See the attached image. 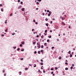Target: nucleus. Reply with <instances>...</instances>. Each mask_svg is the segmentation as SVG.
I'll list each match as a JSON object with an SVG mask.
<instances>
[{
  "instance_id": "nucleus-49",
  "label": "nucleus",
  "mask_w": 76,
  "mask_h": 76,
  "mask_svg": "<svg viewBox=\"0 0 76 76\" xmlns=\"http://www.w3.org/2000/svg\"><path fill=\"white\" fill-rule=\"evenodd\" d=\"M20 4H23V2L21 1L20 2Z\"/></svg>"
},
{
  "instance_id": "nucleus-62",
  "label": "nucleus",
  "mask_w": 76,
  "mask_h": 76,
  "mask_svg": "<svg viewBox=\"0 0 76 76\" xmlns=\"http://www.w3.org/2000/svg\"><path fill=\"white\" fill-rule=\"evenodd\" d=\"M47 44V43H45L44 44V45H46Z\"/></svg>"
},
{
  "instance_id": "nucleus-42",
  "label": "nucleus",
  "mask_w": 76,
  "mask_h": 76,
  "mask_svg": "<svg viewBox=\"0 0 76 76\" xmlns=\"http://www.w3.org/2000/svg\"><path fill=\"white\" fill-rule=\"evenodd\" d=\"M45 14V13H44V12H43V13H42V15H43V16Z\"/></svg>"
},
{
  "instance_id": "nucleus-36",
  "label": "nucleus",
  "mask_w": 76,
  "mask_h": 76,
  "mask_svg": "<svg viewBox=\"0 0 76 76\" xmlns=\"http://www.w3.org/2000/svg\"><path fill=\"white\" fill-rule=\"evenodd\" d=\"M43 72L44 73H45V70H43Z\"/></svg>"
},
{
  "instance_id": "nucleus-38",
  "label": "nucleus",
  "mask_w": 76,
  "mask_h": 76,
  "mask_svg": "<svg viewBox=\"0 0 76 76\" xmlns=\"http://www.w3.org/2000/svg\"><path fill=\"white\" fill-rule=\"evenodd\" d=\"M50 12H51V11H49V10H47V12H49V13H50Z\"/></svg>"
},
{
  "instance_id": "nucleus-28",
  "label": "nucleus",
  "mask_w": 76,
  "mask_h": 76,
  "mask_svg": "<svg viewBox=\"0 0 76 76\" xmlns=\"http://www.w3.org/2000/svg\"><path fill=\"white\" fill-rule=\"evenodd\" d=\"M35 66H34V67H35L37 66L36 65V64H34Z\"/></svg>"
},
{
  "instance_id": "nucleus-31",
  "label": "nucleus",
  "mask_w": 76,
  "mask_h": 76,
  "mask_svg": "<svg viewBox=\"0 0 76 76\" xmlns=\"http://www.w3.org/2000/svg\"><path fill=\"white\" fill-rule=\"evenodd\" d=\"M62 19L63 20H64V18H62Z\"/></svg>"
},
{
  "instance_id": "nucleus-25",
  "label": "nucleus",
  "mask_w": 76,
  "mask_h": 76,
  "mask_svg": "<svg viewBox=\"0 0 76 76\" xmlns=\"http://www.w3.org/2000/svg\"><path fill=\"white\" fill-rule=\"evenodd\" d=\"M28 68H25V70H28Z\"/></svg>"
},
{
  "instance_id": "nucleus-60",
  "label": "nucleus",
  "mask_w": 76,
  "mask_h": 76,
  "mask_svg": "<svg viewBox=\"0 0 76 76\" xmlns=\"http://www.w3.org/2000/svg\"><path fill=\"white\" fill-rule=\"evenodd\" d=\"M33 22H35V20H33Z\"/></svg>"
},
{
  "instance_id": "nucleus-27",
  "label": "nucleus",
  "mask_w": 76,
  "mask_h": 76,
  "mask_svg": "<svg viewBox=\"0 0 76 76\" xmlns=\"http://www.w3.org/2000/svg\"><path fill=\"white\" fill-rule=\"evenodd\" d=\"M3 8H2L1 10V12H3Z\"/></svg>"
},
{
  "instance_id": "nucleus-63",
  "label": "nucleus",
  "mask_w": 76,
  "mask_h": 76,
  "mask_svg": "<svg viewBox=\"0 0 76 76\" xmlns=\"http://www.w3.org/2000/svg\"><path fill=\"white\" fill-rule=\"evenodd\" d=\"M34 29H32V31H34Z\"/></svg>"
},
{
  "instance_id": "nucleus-37",
  "label": "nucleus",
  "mask_w": 76,
  "mask_h": 76,
  "mask_svg": "<svg viewBox=\"0 0 76 76\" xmlns=\"http://www.w3.org/2000/svg\"><path fill=\"white\" fill-rule=\"evenodd\" d=\"M41 53H42V52H43V50H41V51H40Z\"/></svg>"
},
{
  "instance_id": "nucleus-59",
  "label": "nucleus",
  "mask_w": 76,
  "mask_h": 76,
  "mask_svg": "<svg viewBox=\"0 0 76 76\" xmlns=\"http://www.w3.org/2000/svg\"><path fill=\"white\" fill-rule=\"evenodd\" d=\"M36 10H38V8H36Z\"/></svg>"
},
{
  "instance_id": "nucleus-47",
  "label": "nucleus",
  "mask_w": 76,
  "mask_h": 76,
  "mask_svg": "<svg viewBox=\"0 0 76 76\" xmlns=\"http://www.w3.org/2000/svg\"><path fill=\"white\" fill-rule=\"evenodd\" d=\"M50 23H51V24L53 23V21H50Z\"/></svg>"
},
{
  "instance_id": "nucleus-53",
  "label": "nucleus",
  "mask_w": 76,
  "mask_h": 76,
  "mask_svg": "<svg viewBox=\"0 0 76 76\" xmlns=\"http://www.w3.org/2000/svg\"><path fill=\"white\" fill-rule=\"evenodd\" d=\"M50 32H52V30H50Z\"/></svg>"
},
{
  "instance_id": "nucleus-44",
  "label": "nucleus",
  "mask_w": 76,
  "mask_h": 76,
  "mask_svg": "<svg viewBox=\"0 0 76 76\" xmlns=\"http://www.w3.org/2000/svg\"><path fill=\"white\" fill-rule=\"evenodd\" d=\"M41 62H43V60L42 59L41 60Z\"/></svg>"
},
{
  "instance_id": "nucleus-10",
  "label": "nucleus",
  "mask_w": 76,
  "mask_h": 76,
  "mask_svg": "<svg viewBox=\"0 0 76 76\" xmlns=\"http://www.w3.org/2000/svg\"><path fill=\"white\" fill-rule=\"evenodd\" d=\"M62 25H65V23H64V22H62Z\"/></svg>"
},
{
  "instance_id": "nucleus-32",
  "label": "nucleus",
  "mask_w": 76,
  "mask_h": 76,
  "mask_svg": "<svg viewBox=\"0 0 76 76\" xmlns=\"http://www.w3.org/2000/svg\"><path fill=\"white\" fill-rule=\"evenodd\" d=\"M1 36H2V37H4V35L3 34H2L1 35Z\"/></svg>"
},
{
  "instance_id": "nucleus-9",
  "label": "nucleus",
  "mask_w": 76,
  "mask_h": 76,
  "mask_svg": "<svg viewBox=\"0 0 76 76\" xmlns=\"http://www.w3.org/2000/svg\"><path fill=\"white\" fill-rule=\"evenodd\" d=\"M17 51H19V50H20V48H18L17 50Z\"/></svg>"
},
{
  "instance_id": "nucleus-54",
  "label": "nucleus",
  "mask_w": 76,
  "mask_h": 76,
  "mask_svg": "<svg viewBox=\"0 0 76 76\" xmlns=\"http://www.w3.org/2000/svg\"><path fill=\"white\" fill-rule=\"evenodd\" d=\"M36 4H39V2H37L36 3Z\"/></svg>"
},
{
  "instance_id": "nucleus-52",
  "label": "nucleus",
  "mask_w": 76,
  "mask_h": 76,
  "mask_svg": "<svg viewBox=\"0 0 76 76\" xmlns=\"http://www.w3.org/2000/svg\"><path fill=\"white\" fill-rule=\"evenodd\" d=\"M69 29H70V28H71L70 27V26H69Z\"/></svg>"
},
{
  "instance_id": "nucleus-50",
  "label": "nucleus",
  "mask_w": 76,
  "mask_h": 76,
  "mask_svg": "<svg viewBox=\"0 0 76 76\" xmlns=\"http://www.w3.org/2000/svg\"><path fill=\"white\" fill-rule=\"evenodd\" d=\"M1 6L2 7V6H3V5H2V4H0V7Z\"/></svg>"
},
{
  "instance_id": "nucleus-43",
  "label": "nucleus",
  "mask_w": 76,
  "mask_h": 76,
  "mask_svg": "<svg viewBox=\"0 0 76 76\" xmlns=\"http://www.w3.org/2000/svg\"><path fill=\"white\" fill-rule=\"evenodd\" d=\"M13 48L14 49H15V48H16V47H13Z\"/></svg>"
},
{
  "instance_id": "nucleus-3",
  "label": "nucleus",
  "mask_w": 76,
  "mask_h": 76,
  "mask_svg": "<svg viewBox=\"0 0 76 76\" xmlns=\"http://www.w3.org/2000/svg\"><path fill=\"white\" fill-rule=\"evenodd\" d=\"M22 6L21 5H20L18 7V9H21V8L22 7Z\"/></svg>"
},
{
  "instance_id": "nucleus-22",
  "label": "nucleus",
  "mask_w": 76,
  "mask_h": 76,
  "mask_svg": "<svg viewBox=\"0 0 76 76\" xmlns=\"http://www.w3.org/2000/svg\"><path fill=\"white\" fill-rule=\"evenodd\" d=\"M65 64H66V65H68V63H67V62H66L65 63Z\"/></svg>"
},
{
  "instance_id": "nucleus-26",
  "label": "nucleus",
  "mask_w": 76,
  "mask_h": 76,
  "mask_svg": "<svg viewBox=\"0 0 76 76\" xmlns=\"http://www.w3.org/2000/svg\"><path fill=\"white\" fill-rule=\"evenodd\" d=\"M15 34L14 33H13V34H12V35H15Z\"/></svg>"
},
{
  "instance_id": "nucleus-34",
  "label": "nucleus",
  "mask_w": 76,
  "mask_h": 76,
  "mask_svg": "<svg viewBox=\"0 0 76 76\" xmlns=\"http://www.w3.org/2000/svg\"><path fill=\"white\" fill-rule=\"evenodd\" d=\"M34 53V54H37V51H35Z\"/></svg>"
},
{
  "instance_id": "nucleus-64",
  "label": "nucleus",
  "mask_w": 76,
  "mask_h": 76,
  "mask_svg": "<svg viewBox=\"0 0 76 76\" xmlns=\"http://www.w3.org/2000/svg\"><path fill=\"white\" fill-rule=\"evenodd\" d=\"M35 24H38V23H37V22H36L35 23Z\"/></svg>"
},
{
  "instance_id": "nucleus-40",
  "label": "nucleus",
  "mask_w": 76,
  "mask_h": 76,
  "mask_svg": "<svg viewBox=\"0 0 76 76\" xmlns=\"http://www.w3.org/2000/svg\"><path fill=\"white\" fill-rule=\"evenodd\" d=\"M69 54H70V51H69L68 52Z\"/></svg>"
},
{
  "instance_id": "nucleus-14",
  "label": "nucleus",
  "mask_w": 76,
  "mask_h": 76,
  "mask_svg": "<svg viewBox=\"0 0 76 76\" xmlns=\"http://www.w3.org/2000/svg\"><path fill=\"white\" fill-rule=\"evenodd\" d=\"M33 44H34V45H35V44H36V42H33Z\"/></svg>"
},
{
  "instance_id": "nucleus-24",
  "label": "nucleus",
  "mask_w": 76,
  "mask_h": 76,
  "mask_svg": "<svg viewBox=\"0 0 76 76\" xmlns=\"http://www.w3.org/2000/svg\"><path fill=\"white\" fill-rule=\"evenodd\" d=\"M49 41H50V40L49 39H48L47 40V42H49Z\"/></svg>"
},
{
  "instance_id": "nucleus-2",
  "label": "nucleus",
  "mask_w": 76,
  "mask_h": 76,
  "mask_svg": "<svg viewBox=\"0 0 76 76\" xmlns=\"http://www.w3.org/2000/svg\"><path fill=\"white\" fill-rule=\"evenodd\" d=\"M51 13H52V12H49V13L48 14V16H50V15H51Z\"/></svg>"
},
{
  "instance_id": "nucleus-5",
  "label": "nucleus",
  "mask_w": 76,
  "mask_h": 76,
  "mask_svg": "<svg viewBox=\"0 0 76 76\" xmlns=\"http://www.w3.org/2000/svg\"><path fill=\"white\" fill-rule=\"evenodd\" d=\"M21 44H23V45H24V44H25V42H23V41L22 42H21Z\"/></svg>"
},
{
  "instance_id": "nucleus-8",
  "label": "nucleus",
  "mask_w": 76,
  "mask_h": 76,
  "mask_svg": "<svg viewBox=\"0 0 76 76\" xmlns=\"http://www.w3.org/2000/svg\"><path fill=\"white\" fill-rule=\"evenodd\" d=\"M45 20H46V21H48V18H46L45 19Z\"/></svg>"
},
{
  "instance_id": "nucleus-23",
  "label": "nucleus",
  "mask_w": 76,
  "mask_h": 76,
  "mask_svg": "<svg viewBox=\"0 0 76 76\" xmlns=\"http://www.w3.org/2000/svg\"><path fill=\"white\" fill-rule=\"evenodd\" d=\"M70 56L69 57H72V55L70 54Z\"/></svg>"
},
{
  "instance_id": "nucleus-61",
  "label": "nucleus",
  "mask_w": 76,
  "mask_h": 76,
  "mask_svg": "<svg viewBox=\"0 0 76 76\" xmlns=\"http://www.w3.org/2000/svg\"><path fill=\"white\" fill-rule=\"evenodd\" d=\"M36 40H37V41H38V39H36Z\"/></svg>"
},
{
  "instance_id": "nucleus-46",
  "label": "nucleus",
  "mask_w": 76,
  "mask_h": 76,
  "mask_svg": "<svg viewBox=\"0 0 76 76\" xmlns=\"http://www.w3.org/2000/svg\"><path fill=\"white\" fill-rule=\"evenodd\" d=\"M12 13H11L10 15V16H12Z\"/></svg>"
},
{
  "instance_id": "nucleus-29",
  "label": "nucleus",
  "mask_w": 76,
  "mask_h": 76,
  "mask_svg": "<svg viewBox=\"0 0 76 76\" xmlns=\"http://www.w3.org/2000/svg\"><path fill=\"white\" fill-rule=\"evenodd\" d=\"M20 47H22V44H20Z\"/></svg>"
},
{
  "instance_id": "nucleus-51",
  "label": "nucleus",
  "mask_w": 76,
  "mask_h": 76,
  "mask_svg": "<svg viewBox=\"0 0 76 76\" xmlns=\"http://www.w3.org/2000/svg\"><path fill=\"white\" fill-rule=\"evenodd\" d=\"M5 72V71H4V70L3 71V73H4Z\"/></svg>"
},
{
  "instance_id": "nucleus-11",
  "label": "nucleus",
  "mask_w": 76,
  "mask_h": 76,
  "mask_svg": "<svg viewBox=\"0 0 76 76\" xmlns=\"http://www.w3.org/2000/svg\"><path fill=\"white\" fill-rule=\"evenodd\" d=\"M46 25L47 26H48V23H46Z\"/></svg>"
},
{
  "instance_id": "nucleus-41",
  "label": "nucleus",
  "mask_w": 76,
  "mask_h": 76,
  "mask_svg": "<svg viewBox=\"0 0 76 76\" xmlns=\"http://www.w3.org/2000/svg\"><path fill=\"white\" fill-rule=\"evenodd\" d=\"M38 72H41V71H40V70L39 69L38 70Z\"/></svg>"
},
{
  "instance_id": "nucleus-17",
  "label": "nucleus",
  "mask_w": 76,
  "mask_h": 76,
  "mask_svg": "<svg viewBox=\"0 0 76 76\" xmlns=\"http://www.w3.org/2000/svg\"><path fill=\"white\" fill-rule=\"evenodd\" d=\"M58 59H59V60H61V56H60Z\"/></svg>"
},
{
  "instance_id": "nucleus-48",
  "label": "nucleus",
  "mask_w": 76,
  "mask_h": 76,
  "mask_svg": "<svg viewBox=\"0 0 76 76\" xmlns=\"http://www.w3.org/2000/svg\"><path fill=\"white\" fill-rule=\"evenodd\" d=\"M44 36L43 35H42V36H41V38H42V39H43L44 38H43L42 37L43 36Z\"/></svg>"
},
{
  "instance_id": "nucleus-21",
  "label": "nucleus",
  "mask_w": 76,
  "mask_h": 76,
  "mask_svg": "<svg viewBox=\"0 0 76 76\" xmlns=\"http://www.w3.org/2000/svg\"><path fill=\"white\" fill-rule=\"evenodd\" d=\"M58 69V68L57 67H55V70H57Z\"/></svg>"
},
{
  "instance_id": "nucleus-1",
  "label": "nucleus",
  "mask_w": 76,
  "mask_h": 76,
  "mask_svg": "<svg viewBox=\"0 0 76 76\" xmlns=\"http://www.w3.org/2000/svg\"><path fill=\"white\" fill-rule=\"evenodd\" d=\"M37 47L38 48H41V44L40 43H38V42L37 43Z\"/></svg>"
},
{
  "instance_id": "nucleus-35",
  "label": "nucleus",
  "mask_w": 76,
  "mask_h": 76,
  "mask_svg": "<svg viewBox=\"0 0 76 76\" xmlns=\"http://www.w3.org/2000/svg\"><path fill=\"white\" fill-rule=\"evenodd\" d=\"M71 70H72V69H73V66H71Z\"/></svg>"
},
{
  "instance_id": "nucleus-45",
  "label": "nucleus",
  "mask_w": 76,
  "mask_h": 76,
  "mask_svg": "<svg viewBox=\"0 0 76 76\" xmlns=\"http://www.w3.org/2000/svg\"><path fill=\"white\" fill-rule=\"evenodd\" d=\"M74 66H75V65L74 64H72V66H73V67Z\"/></svg>"
},
{
  "instance_id": "nucleus-18",
  "label": "nucleus",
  "mask_w": 76,
  "mask_h": 76,
  "mask_svg": "<svg viewBox=\"0 0 76 76\" xmlns=\"http://www.w3.org/2000/svg\"><path fill=\"white\" fill-rule=\"evenodd\" d=\"M21 51H24V49H23L21 50Z\"/></svg>"
},
{
  "instance_id": "nucleus-56",
  "label": "nucleus",
  "mask_w": 76,
  "mask_h": 76,
  "mask_svg": "<svg viewBox=\"0 0 76 76\" xmlns=\"http://www.w3.org/2000/svg\"><path fill=\"white\" fill-rule=\"evenodd\" d=\"M54 48V47H52V49H53V48Z\"/></svg>"
},
{
  "instance_id": "nucleus-33",
  "label": "nucleus",
  "mask_w": 76,
  "mask_h": 76,
  "mask_svg": "<svg viewBox=\"0 0 76 76\" xmlns=\"http://www.w3.org/2000/svg\"><path fill=\"white\" fill-rule=\"evenodd\" d=\"M39 37V35H37L36 36L37 38L38 37Z\"/></svg>"
},
{
  "instance_id": "nucleus-57",
  "label": "nucleus",
  "mask_w": 76,
  "mask_h": 76,
  "mask_svg": "<svg viewBox=\"0 0 76 76\" xmlns=\"http://www.w3.org/2000/svg\"><path fill=\"white\" fill-rule=\"evenodd\" d=\"M53 72H51V74H53Z\"/></svg>"
},
{
  "instance_id": "nucleus-6",
  "label": "nucleus",
  "mask_w": 76,
  "mask_h": 76,
  "mask_svg": "<svg viewBox=\"0 0 76 76\" xmlns=\"http://www.w3.org/2000/svg\"><path fill=\"white\" fill-rule=\"evenodd\" d=\"M55 28H56V29H58V26H55Z\"/></svg>"
},
{
  "instance_id": "nucleus-13",
  "label": "nucleus",
  "mask_w": 76,
  "mask_h": 76,
  "mask_svg": "<svg viewBox=\"0 0 76 76\" xmlns=\"http://www.w3.org/2000/svg\"><path fill=\"white\" fill-rule=\"evenodd\" d=\"M41 48H44V46L43 45H42L41 47Z\"/></svg>"
},
{
  "instance_id": "nucleus-12",
  "label": "nucleus",
  "mask_w": 76,
  "mask_h": 76,
  "mask_svg": "<svg viewBox=\"0 0 76 76\" xmlns=\"http://www.w3.org/2000/svg\"><path fill=\"white\" fill-rule=\"evenodd\" d=\"M40 64H41V66H42L43 65V63L41 62L40 63Z\"/></svg>"
},
{
  "instance_id": "nucleus-20",
  "label": "nucleus",
  "mask_w": 76,
  "mask_h": 76,
  "mask_svg": "<svg viewBox=\"0 0 76 76\" xmlns=\"http://www.w3.org/2000/svg\"><path fill=\"white\" fill-rule=\"evenodd\" d=\"M7 29H8L7 28H6V30H5V32H7Z\"/></svg>"
},
{
  "instance_id": "nucleus-39",
  "label": "nucleus",
  "mask_w": 76,
  "mask_h": 76,
  "mask_svg": "<svg viewBox=\"0 0 76 76\" xmlns=\"http://www.w3.org/2000/svg\"><path fill=\"white\" fill-rule=\"evenodd\" d=\"M40 51H38V53H39V54H40Z\"/></svg>"
},
{
  "instance_id": "nucleus-7",
  "label": "nucleus",
  "mask_w": 76,
  "mask_h": 76,
  "mask_svg": "<svg viewBox=\"0 0 76 76\" xmlns=\"http://www.w3.org/2000/svg\"><path fill=\"white\" fill-rule=\"evenodd\" d=\"M68 69H69L67 67L65 69V70H68Z\"/></svg>"
},
{
  "instance_id": "nucleus-30",
  "label": "nucleus",
  "mask_w": 76,
  "mask_h": 76,
  "mask_svg": "<svg viewBox=\"0 0 76 76\" xmlns=\"http://www.w3.org/2000/svg\"><path fill=\"white\" fill-rule=\"evenodd\" d=\"M42 0H37L38 1H41Z\"/></svg>"
},
{
  "instance_id": "nucleus-19",
  "label": "nucleus",
  "mask_w": 76,
  "mask_h": 76,
  "mask_svg": "<svg viewBox=\"0 0 76 76\" xmlns=\"http://www.w3.org/2000/svg\"><path fill=\"white\" fill-rule=\"evenodd\" d=\"M45 33H47V30H45Z\"/></svg>"
},
{
  "instance_id": "nucleus-16",
  "label": "nucleus",
  "mask_w": 76,
  "mask_h": 76,
  "mask_svg": "<svg viewBox=\"0 0 76 76\" xmlns=\"http://www.w3.org/2000/svg\"><path fill=\"white\" fill-rule=\"evenodd\" d=\"M51 70H54V68H52L51 69H50Z\"/></svg>"
},
{
  "instance_id": "nucleus-4",
  "label": "nucleus",
  "mask_w": 76,
  "mask_h": 76,
  "mask_svg": "<svg viewBox=\"0 0 76 76\" xmlns=\"http://www.w3.org/2000/svg\"><path fill=\"white\" fill-rule=\"evenodd\" d=\"M21 10H22V11H23H23H24V10H25V8H22L21 9Z\"/></svg>"
},
{
  "instance_id": "nucleus-55",
  "label": "nucleus",
  "mask_w": 76,
  "mask_h": 76,
  "mask_svg": "<svg viewBox=\"0 0 76 76\" xmlns=\"http://www.w3.org/2000/svg\"><path fill=\"white\" fill-rule=\"evenodd\" d=\"M4 76H6V74H4Z\"/></svg>"
},
{
  "instance_id": "nucleus-58",
  "label": "nucleus",
  "mask_w": 76,
  "mask_h": 76,
  "mask_svg": "<svg viewBox=\"0 0 76 76\" xmlns=\"http://www.w3.org/2000/svg\"><path fill=\"white\" fill-rule=\"evenodd\" d=\"M20 0H18V2H20Z\"/></svg>"
},
{
  "instance_id": "nucleus-15",
  "label": "nucleus",
  "mask_w": 76,
  "mask_h": 76,
  "mask_svg": "<svg viewBox=\"0 0 76 76\" xmlns=\"http://www.w3.org/2000/svg\"><path fill=\"white\" fill-rule=\"evenodd\" d=\"M48 38H51V36L50 35V36H48Z\"/></svg>"
}]
</instances>
